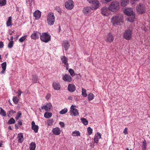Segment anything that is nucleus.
<instances>
[{"label":"nucleus","mask_w":150,"mask_h":150,"mask_svg":"<svg viewBox=\"0 0 150 150\" xmlns=\"http://www.w3.org/2000/svg\"><path fill=\"white\" fill-rule=\"evenodd\" d=\"M111 22L114 26L120 25V23H123V17L121 14L113 16L111 19Z\"/></svg>","instance_id":"nucleus-1"},{"label":"nucleus","mask_w":150,"mask_h":150,"mask_svg":"<svg viewBox=\"0 0 150 150\" xmlns=\"http://www.w3.org/2000/svg\"><path fill=\"white\" fill-rule=\"evenodd\" d=\"M109 10L112 12H116L119 9V3L117 1L112 2L109 6Z\"/></svg>","instance_id":"nucleus-2"},{"label":"nucleus","mask_w":150,"mask_h":150,"mask_svg":"<svg viewBox=\"0 0 150 150\" xmlns=\"http://www.w3.org/2000/svg\"><path fill=\"white\" fill-rule=\"evenodd\" d=\"M55 18L53 13H49L47 16V21L48 24L50 26L53 25L55 22Z\"/></svg>","instance_id":"nucleus-3"},{"label":"nucleus","mask_w":150,"mask_h":150,"mask_svg":"<svg viewBox=\"0 0 150 150\" xmlns=\"http://www.w3.org/2000/svg\"><path fill=\"white\" fill-rule=\"evenodd\" d=\"M51 35L47 32L42 33L40 34V40L45 43H47L51 40Z\"/></svg>","instance_id":"nucleus-4"},{"label":"nucleus","mask_w":150,"mask_h":150,"mask_svg":"<svg viewBox=\"0 0 150 150\" xmlns=\"http://www.w3.org/2000/svg\"><path fill=\"white\" fill-rule=\"evenodd\" d=\"M136 10L138 14H143L146 12L145 5L142 3L137 5L136 7Z\"/></svg>","instance_id":"nucleus-5"},{"label":"nucleus","mask_w":150,"mask_h":150,"mask_svg":"<svg viewBox=\"0 0 150 150\" xmlns=\"http://www.w3.org/2000/svg\"><path fill=\"white\" fill-rule=\"evenodd\" d=\"M75 105H72L71 106L70 110V115L71 116H76L79 115L78 110L76 108Z\"/></svg>","instance_id":"nucleus-6"},{"label":"nucleus","mask_w":150,"mask_h":150,"mask_svg":"<svg viewBox=\"0 0 150 150\" xmlns=\"http://www.w3.org/2000/svg\"><path fill=\"white\" fill-rule=\"evenodd\" d=\"M132 31L130 30H126L124 32L123 37L126 40H131L132 38Z\"/></svg>","instance_id":"nucleus-7"},{"label":"nucleus","mask_w":150,"mask_h":150,"mask_svg":"<svg viewBox=\"0 0 150 150\" xmlns=\"http://www.w3.org/2000/svg\"><path fill=\"white\" fill-rule=\"evenodd\" d=\"M74 4V3L72 0H69L66 2L65 6L67 9L71 10L73 8Z\"/></svg>","instance_id":"nucleus-8"},{"label":"nucleus","mask_w":150,"mask_h":150,"mask_svg":"<svg viewBox=\"0 0 150 150\" xmlns=\"http://www.w3.org/2000/svg\"><path fill=\"white\" fill-rule=\"evenodd\" d=\"M90 3L92 4L93 9H97L99 6V2L97 0H87Z\"/></svg>","instance_id":"nucleus-9"},{"label":"nucleus","mask_w":150,"mask_h":150,"mask_svg":"<svg viewBox=\"0 0 150 150\" xmlns=\"http://www.w3.org/2000/svg\"><path fill=\"white\" fill-rule=\"evenodd\" d=\"M94 9H93L92 7L91 8L90 7L87 6L83 8L82 12L86 16H88L91 14L92 10Z\"/></svg>","instance_id":"nucleus-10"},{"label":"nucleus","mask_w":150,"mask_h":150,"mask_svg":"<svg viewBox=\"0 0 150 150\" xmlns=\"http://www.w3.org/2000/svg\"><path fill=\"white\" fill-rule=\"evenodd\" d=\"M60 59L62 63L64 64L66 69L68 70L69 67V64L68 63V58L64 56H62L60 57Z\"/></svg>","instance_id":"nucleus-11"},{"label":"nucleus","mask_w":150,"mask_h":150,"mask_svg":"<svg viewBox=\"0 0 150 150\" xmlns=\"http://www.w3.org/2000/svg\"><path fill=\"white\" fill-rule=\"evenodd\" d=\"M52 107L51 103H48L46 105L43 106L41 108H39V110L40 112H42V110L44 109L46 112L50 111Z\"/></svg>","instance_id":"nucleus-12"},{"label":"nucleus","mask_w":150,"mask_h":150,"mask_svg":"<svg viewBox=\"0 0 150 150\" xmlns=\"http://www.w3.org/2000/svg\"><path fill=\"white\" fill-rule=\"evenodd\" d=\"M101 12L102 14L104 16H108L109 15L110 12L109 8L103 7L101 10Z\"/></svg>","instance_id":"nucleus-13"},{"label":"nucleus","mask_w":150,"mask_h":150,"mask_svg":"<svg viewBox=\"0 0 150 150\" xmlns=\"http://www.w3.org/2000/svg\"><path fill=\"white\" fill-rule=\"evenodd\" d=\"M41 33L37 31H35L31 35L30 37L32 39L36 40L39 39V36H40Z\"/></svg>","instance_id":"nucleus-14"},{"label":"nucleus","mask_w":150,"mask_h":150,"mask_svg":"<svg viewBox=\"0 0 150 150\" xmlns=\"http://www.w3.org/2000/svg\"><path fill=\"white\" fill-rule=\"evenodd\" d=\"M62 79L64 81L68 82H71L72 80L71 77L69 75L67 74L63 75Z\"/></svg>","instance_id":"nucleus-15"},{"label":"nucleus","mask_w":150,"mask_h":150,"mask_svg":"<svg viewBox=\"0 0 150 150\" xmlns=\"http://www.w3.org/2000/svg\"><path fill=\"white\" fill-rule=\"evenodd\" d=\"M114 40V38L113 35L111 33H108L106 36L105 41L110 43L112 42Z\"/></svg>","instance_id":"nucleus-16"},{"label":"nucleus","mask_w":150,"mask_h":150,"mask_svg":"<svg viewBox=\"0 0 150 150\" xmlns=\"http://www.w3.org/2000/svg\"><path fill=\"white\" fill-rule=\"evenodd\" d=\"M101 135L100 133L99 132H96L94 137V143L97 144L98 143L99 140L101 138Z\"/></svg>","instance_id":"nucleus-17"},{"label":"nucleus","mask_w":150,"mask_h":150,"mask_svg":"<svg viewBox=\"0 0 150 150\" xmlns=\"http://www.w3.org/2000/svg\"><path fill=\"white\" fill-rule=\"evenodd\" d=\"M124 13L125 15L128 16H131L132 15L134 14L131 8H125L124 10Z\"/></svg>","instance_id":"nucleus-18"},{"label":"nucleus","mask_w":150,"mask_h":150,"mask_svg":"<svg viewBox=\"0 0 150 150\" xmlns=\"http://www.w3.org/2000/svg\"><path fill=\"white\" fill-rule=\"evenodd\" d=\"M62 45L64 47L65 50H67L70 46L69 41L67 40L63 41Z\"/></svg>","instance_id":"nucleus-19"},{"label":"nucleus","mask_w":150,"mask_h":150,"mask_svg":"<svg viewBox=\"0 0 150 150\" xmlns=\"http://www.w3.org/2000/svg\"><path fill=\"white\" fill-rule=\"evenodd\" d=\"M52 132L54 134L58 135L60 134L61 130L59 127H56L53 129L52 130Z\"/></svg>","instance_id":"nucleus-20"},{"label":"nucleus","mask_w":150,"mask_h":150,"mask_svg":"<svg viewBox=\"0 0 150 150\" xmlns=\"http://www.w3.org/2000/svg\"><path fill=\"white\" fill-rule=\"evenodd\" d=\"M67 90L70 92H73L76 90V86L73 84H69L68 85Z\"/></svg>","instance_id":"nucleus-21"},{"label":"nucleus","mask_w":150,"mask_h":150,"mask_svg":"<svg viewBox=\"0 0 150 150\" xmlns=\"http://www.w3.org/2000/svg\"><path fill=\"white\" fill-rule=\"evenodd\" d=\"M31 128L35 133H37L38 132L39 129L38 126L35 124V122L34 121L32 122Z\"/></svg>","instance_id":"nucleus-22"},{"label":"nucleus","mask_w":150,"mask_h":150,"mask_svg":"<svg viewBox=\"0 0 150 150\" xmlns=\"http://www.w3.org/2000/svg\"><path fill=\"white\" fill-rule=\"evenodd\" d=\"M52 86L54 90H59L61 88V86L59 83L54 82L52 83Z\"/></svg>","instance_id":"nucleus-23"},{"label":"nucleus","mask_w":150,"mask_h":150,"mask_svg":"<svg viewBox=\"0 0 150 150\" xmlns=\"http://www.w3.org/2000/svg\"><path fill=\"white\" fill-rule=\"evenodd\" d=\"M34 16L36 19H39L41 16V12L39 10H37L35 11L33 13Z\"/></svg>","instance_id":"nucleus-24"},{"label":"nucleus","mask_w":150,"mask_h":150,"mask_svg":"<svg viewBox=\"0 0 150 150\" xmlns=\"http://www.w3.org/2000/svg\"><path fill=\"white\" fill-rule=\"evenodd\" d=\"M17 139H18V142L19 143H22L24 140L23 136L22 133H19L18 134Z\"/></svg>","instance_id":"nucleus-25"},{"label":"nucleus","mask_w":150,"mask_h":150,"mask_svg":"<svg viewBox=\"0 0 150 150\" xmlns=\"http://www.w3.org/2000/svg\"><path fill=\"white\" fill-rule=\"evenodd\" d=\"M1 67L2 70L1 72V73L2 74H4L6 67V62H4L1 64Z\"/></svg>","instance_id":"nucleus-26"},{"label":"nucleus","mask_w":150,"mask_h":150,"mask_svg":"<svg viewBox=\"0 0 150 150\" xmlns=\"http://www.w3.org/2000/svg\"><path fill=\"white\" fill-rule=\"evenodd\" d=\"M12 18L11 16L8 17V19L6 23L7 27H9L12 25Z\"/></svg>","instance_id":"nucleus-27"},{"label":"nucleus","mask_w":150,"mask_h":150,"mask_svg":"<svg viewBox=\"0 0 150 150\" xmlns=\"http://www.w3.org/2000/svg\"><path fill=\"white\" fill-rule=\"evenodd\" d=\"M16 113V112L13 110L8 111L7 112V116L9 117H12L13 115Z\"/></svg>","instance_id":"nucleus-28"},{"label":"nucleus","mask_w":150,"mask_h":150,"mask_svg":"<svg viewBox=\"0 0 150 150\" xmlns=\"http://www.w3.org/2000/svg\"><path fill=\"white\" fill-rule=\"evenodd\" d=\"M36 147V145L34 142H32L30 144V150H35Z\"/></svg>","instance_id":"nucleus-29"},{"label":"nucleus","mask_w":150,"mask_h":150,"mask_svg":"<svg viewBox=\"0 0 150 150\" xmlns=\"http://www.w3.org/2000/svg\"><path fill=\"white\" fill-rule=\"evenodd\" d=\"M135 19V16L134 14L131 15V16H129L128 18V20L130 22H133L134 21Z\"/></svg>","instance_id":"nucleus-30"},{"label":"nucleus","mask_w":150,"mask_h":150,"mask_svg":"<svg viewBox=\"0 0 150 150\" xmlns=\"http://www.w3.org/2000/svg\"><path fill=\"white\" fill-rule=\"evenodd\" d=\"M121 5L123 7L125 6L128 3V0H121Z\"/></svg>","instance_id":"nucleus-31"},{"label":"nucleus","mask_w":150,"mask_h":150,"mask_svg":"<svg viewBox=\"0 0 150 150\" xmlns=\"http://www.w3.org/2000/svg\"><path fill=\"white\" fill-rule=\"evenodd\" d=\"M32 80L33 83H37L38 82V76L36 74L32 75Z\"/></svg>","instance_id":"nucleus-32"},{"label":"nucleus","mask_w":150,"mask_h":150,"mask_svg":"<svg viewBox=\"0 0 150 150\" xmlns=\"http://www.w3.org/2000/svg\"><path fill=\"white\" fill-rule=\"evenodd\" d=\"M71 135L73 137L80 136V133L79 131L75 130L72 132Z\"/></svg>","instance_id":"nucleus-33"},{"label":"nucleus","mask_w":150,"mask_h":150,"mask_svg":"<svg viewBox=\"0 0 150 150\" xmlns=\"http://www.w3.org/2000/svg\"><path fill=\"white\" fill-rule=\"evenodd\" d=\"M52 115V113L50 112H46L44 114V117L46 118H49Z\"/></svg>","instance_id":"nucleus-34"},{"label":"nucleus","mask_w":150,"mask_h":150,"mask_svg":"<svg viewBox=\"0 0 150 150\" xmlns=\"http://www.w3.org/2000/svg\"><path fill=\"white\" fill-rule=\"evenodd\" d=\"M146 142L145 140L144 139L142 142V150H146Z\"/></svg>","instance_id":"nucleus-35"},{"label":"nucleus","mask_w":150,"mask_h":150,"mask_svg":"<svg viewBox=\"0 0 150 150\" xmlns=\"http://www.w3.org/2000/svg\"><path fill=\"white\" fill-rule=\"evenodd\" d=\"M0 109L1 110L0 114L2 117H4L6 116V113L5 111L1 107L0 108Z\"/></svg>","instance_id":"nucleus-36"},{"label":"nucleus","mask_w":150,"mask_h":150,"mask_svg":"<svg viewBox=\"0 0 150 150\" xmlns=\"http://www.w3.org/2000/svg\"><path fill=\"white\" fill-rule=\"evenodd\" d=\"M53 122L54 121L52 119L47 120V126H50L52 125Z\"/></svg>","instance_id":"nucleus-37"},{"label":"nucleus","mask_w":150,"mask_h":150,"mask_svg":"<svg viewBox=\"0 0 150 150\" xmlns=\"http://www.w3.org/2000/svg\"><path fill=\"white\" fill-rule=\"evenodd\" d=\"M94 96L93 94L90 93L88 94V98L89 101L91 100L94 99Z\"/></svg>","instance_id":"nucleus-38"},{"label":"nucleus","mask_w":150,"mask_h":150,"mask_svg":"<svg viewBox=\"0 0 150 150\" xmlns=\"http://www.w3.org/2000/svg\"><path fill=\"white\" fill-rule=\"evenodd\" d=\"M16 121L13 118H11L8 121V124L11 125L14 124L15 123Z\"/></svg>","instance_id":"nucleus-39"},{"label":"nucleus","mask_w":150,"mask_h":150,"mask_svg":"<svg viewBox=\"0 0 150 150\" xmlns=\"http://www.w3.org/2000/svg\"><path fill=\"white\" fill-rule=\"evenodd\" d=\"M6 4V0H0V6L2 7L5 5Z\"/></svg>","instance_id":"nucleus-40"},{"label":"nucleus","mask_w":150,"mask_h":150,"mask_svg":"<svg viewBox=\"0 0 150 150\" xmlns=\"http://www.w3.org/2000/svg\"><path fill=\"white\" fill-rule=\"evenodd\" d=\"M27 35L23 36L19 38V41L21 43L23 42L26 39Z\"/></svg>","instance_id":"nucleus-41"},{"label":"nucleus","mask_w":150,"mask_h":150,"mask_svg":"<svg viewBox=\"0 0 150 150\" xmlns=\"http://www.w3.org/2000/svg\"><path fill=\"white\" fill-rule=\"evenodd\" d=\"M82 95L84 97H86L87 96V94L86 90L84 88H82Z\"/></svg>","instance_id":"nucleus-42"},{"label":"nucleus","mask_w":150,"mask_h":150,"mask_svg":"<svg viewBox=\"0 0 150 150\" xmlns=\"http://www.w3.org/2000/svg\"><path fill=\"white\" fill-rule=\"evenodd\" d=\"M81 120L84 125H86L88 124V121L86 119L82 118L81 119Z\"/></svg>","instance_id":"nucleus-43"},{"label":"nucleus","mask_w":150,"mask_h":150,"mask_svg":"<svg viewBox=\"0 0 150 150\" xmlns=\"http://www.w3.org/2000/svg\"><path fill=\"white\" fill-rule=\"evenodd\" d=\"M19 100L16 96H13V101L15 104H17L19 101Z\"/></svg>","instance_id":"nucleus-44"},{"label":"nucleus","mask_w":150,"mask_h":150,"mask_svg":"<svg viewBox=\"0 0 150 150\" xmlns=\"http://www.w3.org/2000/svg\"><path fill=\"white\" fill-rule=\"evenodd\" d=\"M67 108H65L60 111L59 113L61 114H65L67 112Z\"/></svg>","instance_id":"nucleus-45"},{"label":"nucleus","mask_w":150,"mask_h":150,"mask_svg":"<svg viewBox=\"0 0 150 150\" xmlns=\"http://www.w3.org/2000/svg\"><path fill=\"white\" fill-rule=\"evenodd\" d=\"M22 113L21 111H18L17 113V115L15 117V119L16 120H18L19 118L21 117Z\"/></svg>","instance_id":"nucleus-46"},{"label":"nucleus","mask_w":150,"mask_h":150,"mask_svg":"<svg viewBox=\"0 0 150 150\" xmlns=\"http://www.w3.org/2000/svg\"><path fill=\"white\" fill-rule=\"evenodd\" d=\"M69 72L70 74V75L72 76L75 75V74L74 70L72 69H70L69 70Z\"/></svg>","instance_id":"nucleus-47"},{"label":"nucleus","mask_w":150,"mask_h":150,"mask_svg":"<svg viewBox=\"0 0 150 150\" xmlns=\"http://www.w3.org/2000/svg\"><path fill=\"white\" fill-rule=\"evenodd\" d=\"M87 132L89 135L91 134L93 132V129L90 127H88L87 128Z\"/></svg>","instance_id":"nucleus-48"},{"label":"nucleus","mask_w":150,"mask_h":150,"mask_svg":"<svg viewBox=\"0 0 150 150\" xmlns=\"http://www.w3.org/2000/svg\"><path fill=\"white\" fill-rule=\"evenodd\" d=\"M13 41H9L8 45V47L10 49L12 48L13 45Z\"/></svg>","instance_id":"nucleus-49"},{"label":"nucleus","mask_w":150,"mask_h":150,"mask_svg":"<svg viewBox=\"0 0 150 150\" xmlns=\"http://www.w3.org/2000/svg\"><path fill=\"white\" fill-rule=\"evenodd\" d=\"M55 10L57 11L58 12L61 13L62 12L61 9L60 7L56 6L55 7Z\"/></svg>","instance_id":"nucleus-50"},{"label":"nucleus","mask_w":150,"mask_h":150,"mask_svg":"<svg viewBox=\"0 0 150 150\" xmlns=\"http://www.w3.org/2000/svg\"><path fill=\"white\" fill-rule=\"evenodd\" d=\"M127 129V128L126 127L124 129V130L123 132V133L125 135H126L128 134Z\"/></svg>","instance_id":"nucleus-51"},{"label":"nucleus","mask_w":150,"mask_h":150,"mask_svg":"<svg viewBox=\"0 0 150 150\" xmlns=\"http://www.w3.org/2000/svg\"><path fill=\"white\" fill-rule=\"evenodd\" d=\"M59 125L62 127H64V123L63 122H59Z\"/></svg>","instance_id":"nucleus-52"},{"label":"nucleus","mask_w":150,"mask_h":150,"mask_svg":"<svg viewBox=\"0 0 150 150\" xmlns=\"http://www.w3.org/2000/svg\"><path fill=\"white\" fill-rule=\"evenodd\" d=\"M22 92L21 91V90H18V92H17L16 93L18 94V95L19 97L21 96V95L22 93Z\"/></svg>","instance_id":"nucleus-53"},{"label":"nucleus","mask_w":150,"mask_h":150,"mask_svg":"<svg viewBox=\"0 0 150 150\" xmlns=\"http://www.w3.org/2000/svg\"><path fill=\"white\" fill-rule=\"evenodd\" d=\"M4 46V44L3 42L2 41H0V49L3 48Z\"/></svg>","instance_id":"nucleus-54"},{"label":"nucleus","mask_w":150,"mask_h":150,"mask_svg":"<svg viewBox=\"0 0 150 150\" xmlns=\"http://www.w3.org/2000/svg\"><path fill=\"white\" fill-rule=\"evenodd\" d=\"M51 96L49 94H47L46 96V98L47 99H48L50 98Z\"/></svg>","instance_id":"nucleus-55"},{"label":"nucleus","mask_w":150,"mask_h":150,"mask_svg":"<svg viewBox=\"0 0 150 150\" xmlns=\"http://www.w3.org/2000/svg\"><path fill=\"white\" fill-rule=\"evenodd\" d=\"M8 39L9 41H13V36H12L10 37V39L9 38H8Z\"/></svg>","instance_id":"nucleus-56"},{"label":"nucleus","mask_w":150,"mask_h":150,"mask_svg":"<svg viewBox=\"0 0 150 150\" xmlns=\"http://www.w3.org/2000/svg\"><path fill=\"white\" fill-rule=\"evenodd\" d=\"M18 124L20 125H22V122L21 121L19 120L18 122Z\"/></svg>","instance_id":"nucleus-57"},{"label":"nucleus","mask_w":150,"mask_h":150,"mask_svg":"<svg viewBox=\"0 0 150 150\" xmlns=\"http://www.w3.org/2000/svg\"><path fill=\"white\" fill-rule=\"evenodd\" d=\"M15 128L16 129H18V125L17 124H16L15 125Z\"/></svg>","instance_id":"nucleus-58"},{"label":"nucleus","mask_w":150,"mask_h":150,"mask_svg":"<svg viewBox=\"0 0 150 150\" xmlns=\"http://www.w3.org/2000/svg\"><path fill=\"white\" fill-rule=\"evenodd\" d=\"M68 99L71 100H72V98L71 96H69L68 98Z\"/></svg>","instance_id":"nucleus-59"},{"label":"nucleus","mask_w":150,"mask_h":150,"mask_svg":"<svg viewBox=\"0 0 150 150\" xmlns=\"http://www.w3.org/2000/svg\"><path fill=\"white\" fill-rule=\"evenodd\" d=\"M61 31V27L60 26H59V32H60Z\"/></svg>","instance_id":"nucleus-60"},{"label":"nucleus","mask_w":150,"mask_h":150,"mask_svg":"<svg viewBox=\"0 0 150 150\" xmlns=\"http://www.w3.org/2000/svg\"><path fill=\"white\" fill-rule=\"evenodd\" d=\"M8 129H9L11 130H12V128L11 127V126H8Z\"/></svg>","instance_id":"nucleus-61"},{"label":"nucleus","mask_w":150,"mask_h":150,"mask_svg":"<svg viewBox=\"0 0 150 150\" xmlns=\"http://www.w3.org/2000/svg\"><path fill=\"white\" fill-rule=\"evenodd\" d=\"M106 2H110V1H112V0H105Z\"/></svg>","instance_id":"nucleus-62"},{"label":"nucleus","mask_w":150,"mask_h":150,"mask_svg":"<svg viewBox=\"0 0 150 150\" xmlns=\"http://www.w3.org/2000/svg\"><path fill=\"white\" fill-rule=\"evenodd\" d=\"M2 145H3V144L2 143H0V147H1V146H2Z\"/></svg>","instance_id":"nucleus-63"},{"label":"nucleus","mask_w":150,"mask_h":150,"mask_svg":"<svg viewBox=\"0 0 150 150\" xmlns=\"http://www.w3.org/2000/svg\"><path fill=\"white\" fill-rule=\"evenodd\" d=\"M9 34H10V35H12V33H9Z\"/></svg>","instance_id":"nucleus-64"}]
</instances>
